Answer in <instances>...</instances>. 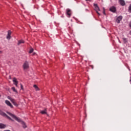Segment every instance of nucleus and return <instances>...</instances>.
Returning a JSON list of instances; mask_svg holds the SVG:
<instances>
[{
	"instance_id": "1",
	"label": "nucleus",
	"mask_w": 131,
	"mask_h": 131,
	"mask_svg": "<svg viewBox=\"0 0 131 131\" xmlns=\"http://www.w3.org/2000/svg\"><path fill=\"white\" fill-rule=\"evenodd\" d=\"M7 114H9V115L11 116V117H12V118L15 119V120H16V121H18V122H21V124H22L23 127H24V128H26V127H27L25 122H24V121H22V120H21V119L17 117V116H16L14 114H12V113H11L9 112H7Z\"/></svg>"
},
{
	"instance_id": "2",
	"label": "nucleus",
	"mask_w": 131,
	"mask_h": 131,
	"mask_svg": "<svg viewBox=\"0 0 131 131\" xmlns=\"http://www.w3.org/2000/svg\"><path fill=\"white\" fill-rule=\"evenodd\" d=\"M94 7H95V10L96 11L97 14L99 15V16H101V14L98 12V11H100V8H99V6H98L97 4H94Z\"/></svg>"
},
{
	"instance_id": "3",
	"label": "nucleus",
	"mask_w": 131,
	"mask_h": 131,
	"mask_svg": "<svg viewBox=\"0 0 131 131\" xmlns=\"http://www.w3.org/2000/svg\"><path fill=\"white\" fill-rule=\"evenodd\" d=\"M23 68L24 70H27L28 68H29V64L28 63V61H26L23 64Z\"/></svg>"
},
{
	"instance_id": "4",
	"label": "nucleus",
	"mask_w": 131,
	"mask_h": 131,
	"mask_svg": "<svg viewBox=\"0 0 131 131\" xmlns=\"http://www.w3.org/2000/svg\"><path fill=\"white\" fill-rule=\"evenodd\" d=\"M66 15L68 18H70V17H71V10L70 9H67L66 10Z\"/></svg>"
},
{
	"instance_id": "5",
	"label": "nucleus",
	"mask_w": 131,
	"mask_h": 131,
	"mask_svg": "<svg viewBox=\"0 0 131 131\" xmlns=\"http://www.w3.org/2000/svg\"><path fill=\"white\" fill-rule=\"evenodd\" d=\"M110 12L112 13H116V7L115 6H112L110 8Z\"/></svg>"
},
{
	"instance_id": "6",
	"label": "nucleus",
	"mask_w": 131,
	"mask_h": 131,
	"mask_svg": "<svg viewBox=\"0 0 131 131\" xmlns=\"http://www.w3.org/2000/svg\"><path fill=\"white\" fill-rule=\"evenodd\" d=\"M11 34H12V31H11V30H9L8 31V34L6 37L7 39H8V40L11 39V38L12 37H11Z\"/></svg>"
},
{
	"instance_id": "7",
	"label": "nucleus",
	"mask_w": 131,
	"mask_h": 131,
	"mask_svg": "<svg viewBox=\"0 0 131 131\" xmlns=\"http://www.w3.org/2000/svg\"><path fill=\"white\" fill-rule=\"evenodd\" d=\"M121 20H122V16H119L116 19V22H117V23H120Z\"/></svg>"
},
{
	"instance_id": "8",
	"label": "nucleus",
	"mask_w": 131,
	"mask_h": 131,
	"mask_svg": "<svg viewBox=\"0 0 131 131\" xmlns=\"http://www.w3.org/2000/svg\"><path fill=\"white\" fill-rule=\"evenodd\" d=\"M5 103L6 104L8 105V106H9L10 108H13V105H12V103L9 101V100H6Z\"/></svg>"
},
{
	"instance_id": "9",
	"label": "nucleus",
	"mask_w": 131,
	"mask_h": 131,
	"mask_svg": "<svg viewBox=\"0 0 131 131\" xmlns=\"http://www.w3.org/2000/svg\"><path fill=\"white\" fill-rule=\"evenodd\" d=\"M119 2L120 3V5H121V6H125V2L124 0H119Z\"/></svg>"
},
{
	"instance_id": "10",
	"label": "nucleus",
	"mask_w": 131,
	"mask_h": 131,
	"mask_svg": "<svg viewBox=\"0 0 131 131\" xmlns=\"http://www.w3.org/2000/svg\"><path fill=\"white\" fill-rule=\"evenodd\" d=\"M0 115H1V116H3V117H6V116H7L6 114L3 112L2 110H0Z\"/></svg>"
},
{
	"instance_id": "11",
	"label": "nucleus",
	"mask_w": 131,
	"mask_h": 131,
	"mask_svg": "<svg viewBox=\"0 0 131 131\" xmlns=\"http://www.w3.org/2000/svg\"><path fill=\"white\" fill-rule=\"evenodd\" d=\"M13 81L15 85H16V86H18V81H17L16 78H13Z\"/></svg>"
},
{
	"instance_id": "12",
	"label": "nucleus",
	"mask_w": 131,
	"mask_h": 131,
	"mask_svg": "<svg viewBox=\"0 0 131 131\" xmlns=\"http://www.w3.org/2000/svg\"><path fill=\"white\" fill-rule=\"evenodd\" d=\"M25 41L24 40H19L18 41L17 46H20L21 43H24Z\"/></svg>"
},
{
	"instance_id": "13",
	"label": "nucleus",
	"mask_w": 131,
	"mask_h": 131,
	"mask_svg": "<svg viewBox=\"0 0 131 131\" xmlns=\"http://www.w3.org/2000/svg\"><path fill=\"white\" fill-rule=\"evenodd\" d=\"M8 99H9V100H10L11 101V102H12V104H13L15 102V99L11 98V97L8 96Z\"/></svg>"
},
{
	"instance_id": "14",
	"label": "nucleus",
	"mask_w": 131,
	"mask_h": 131,
	"mask_svg": "<svg viewBox=\"0 0 131 131\" xmlns=\"http://www.w3.org/2000/svg\"><path fill=\"white\" fill-rule=\"evenodd\" d=\"M6 125L5 124L0 123V128H6Z\"/></svg>"
},
{
	"instance_id": "15",
	"label": "nucleus",
	"mask_w": 131,
	"mask_h": 131,
	"mask_svg": "<svg viewBox=\"0 0 131 131\" xmlns=\"http://www.w3.org/2000/svg\"><path fill=\"white\" fill-rule=\"evenodd\" d=\"M40 113L41 114H47V108H45V110L41 111Z\"/></svg>"
},
{
	"instance_id": "16",
	"label": "nucleus",
	"mask_w": 131,
	"mask_h": 131,
	"mask_svg": "<svg viewBox=\"0 0 131 131\" xmlns=\"http://www.w3.org/2000/svg\"><path fill=\"white\" fill-rule=\"evenodd\" d=\"M33 87L34 88V89H35V90L36 91H39V88H38V86H37V85L34 84V85H33Z\"/></svg>"
},
{
	"instance_id": "17",
	"label": "nucleus",
	"mask_w": 131,
	"mask_h": 131,
	"mask_svg": "<svg viewBox=\"0 0 131 131\" xmlns=\"http://www.w3.org/2000/svg\"><path fill=\"white\" fill-rule=\"evenodd\" d=\"M11 90H12V91L13 92H14V93H16V94H18V91H17V90H16V88H15V87H12L11 88Z\"/></svg>"
},
{
	"instance_id": "18",
	"label": "nucleus",
	"mask_w": 131,
	"mask_h": 131,
	"mask_svg": "<svg viewBox=\"0 0 131 131\" xmlns=\"http://www.w3.org/2000/svg\"><path fill=\"white\" fill-rule=\"evenodd\" d=\"M124 43H126V42H127V38H122Z\"/></svg>"
},
{
	"instance_id": "19",
	"label": "nucleus",
	"mask_w": 131,
	"mask_h": 131,
	"mask_svg": "<svg viewBox=\"0 0 131 131\" xmlns=\"http://www.w3.org/2000/svg\"><path fill=\"white\" fill-rule=\"evenodd\" d=\"M5 117H7V118H8V119H9V120H11V121H14V120L12 119V118H11V117H10L9 116H8L7 115H6V116Z\"/></svg>"
},
{
	"instance_id": "20",
	"label": "nucleus",
	"mask_w": 131,
	"mask_h": 131,
	"mask_svg": "<svg viewBox=\"0 0 131 131\" xmlns=\"http://www.w3.org/2000/svg\"><path fill=\"white\" fill-rule=\"evenodd\" d=\"M33 51H34L33 48H31L29 53L30 54H32V53H33Z\"/></svg>"
},
{
	"instance_id": "21",
	"label": "nucleus",
	"mask_w": 131,
	"mask_h": 131,
	"mask_svg": "<svg viewBox=\"0 0 131 131\" xmlns=\"http://www.w3.org/2000/svg\"><path fill=\"white\" fill-rule=\"evenodd\" d=\"M128 12L129 13H131V4L129 5L128 7Z\"/></svg>"
},
{
	"instance_id": "22",
	"label": "nucleus",
	"mask_w": 131,
	"mask_h": 131,
	"mask_svg": "<svg viewBox=\"0 0 131 131\" xmlns=\"http://www.w3.org/2000/svg\"><path fill=\"white\" fill-rule=\"evenodd\" d=\"M13 104L14 106H16V107H18V104H17L15 101H14Z\"/></svg>"
},
{
	"instance_id": "23",
	"label": "nucleus",
	"mask_w": 131,
	"mask_h": 131,
	"mask_svg": "<svg viewBox=\"0 0 131 131\" xmlns=\"http://www.w3.org/2000/svg\"><path fill=\"white\" fill-rule=\"evenodd\" d=\"M103 14L104 15H106V13L105 12V9H103Z\"/></svg>"
},
{
	"instance_id": "24",
	"label": "nucleus",
	"mask_w": 131,
	"mask_h": 131,
	"mask_svg": "<svg viewBox=\"0 0 131 131\" xmlns=\"http://www.w3.org/2000/svg\"><path fill=\"white\" fill-rule=\"evenodd\" d=\"M20 88H21V90H24L23 85H22V84H20Z\"/></svg>"
},
{
	"instance_id": "25",
	"label": "nucleus",
	"mask_w": 131,
	"mask_h": 131,
	"mask_svg": "<svg viewBox=\"0 0 131 131\" xmlns=\"http://www.w3.org/2000/svg\"><path fill=\"white\" fill-rule=\"evenodd\" d=\"M90 67H91V68H92V69H94V66L91 65Z\"/></svg>"
},
{
	"instance_id": "26",
	"label": "nucleus",
	"mask_w": 131,
	"mask_h": 131,
	"mask_svg": "<svg viewBox=\"0 0 131 131\" xmlns=\"http://www.w3.org/2000/svg\"><path fill=\"white\" fill-rule=\"evenodd\" d=\"M129 27H131V21L129 23Z\"/></svg>"
},
{
	"instance_id": "27",
	"label": "nucleus",
	"mask_w": 131,
	"mask_h": 131,
	"mask_svg": "<svg viewBox=\"0 0 131 131\" xmlns=\"http://www.w3.org/2000/svg\"><path fill=\"white\" fill-rule=\"evenodd\" d=\"M36 53L34 52L32 55H33V56H34V55H36Z\"/></svg>"
},
{
	"instance_id": "28",
	"label": "nucleus",
	"mask_w": 131,
	"mask_h": 131,
	"mask_svg": "<svg viewBox=\"0 0 131 131\" xmlns=\"http://www.w3.org/2000/svg\"><path fill=\"white\" fill-rule=\"evenodd\" d=\"M0 54H3V51H0Z\"/></svg>"
},
{
	"instance_id": "29",
	"label": "nucleus",
	"mask_w": 131,
	"mask_h": 131,
	"mask_svg": "<svg viewBox=\"0 0 131 131\" xmlns=\"http://www.w3.org/2000/svg\"><path fill=\"white\" fill-rule=\"evenodd\" d=\"M86 2H90L91 0H85Z\"/></svg>"
},
{
	"instance_id": "30",
	"label": "nucleus",
	"mask_w": 131,
	"mask_h": 131,
	"mask_svg": "<svg viewBox=\"0 0 131 131\" xmlns=\"http://www.w3.org/2000/svg\"><path fill=\"white\" fill-rule=\"evenodd\" d=\"M9 77L11 78V76H10Z\"/></svg>"
},
{
	"instance_id": "31",
	"label": "nucleus",
	"mask_w": 131,
	"mask_h": 131,
	"mask_svg": "<svg viewBox=\"0 0 131 131\" xmlns=\"http://www.w3.org/2000/svg\"><path fill=\"white\" fill-rule=\"evenodd\" d=\"M129 81H131V79H130Z\"/></svg>"
}]
</instances>
